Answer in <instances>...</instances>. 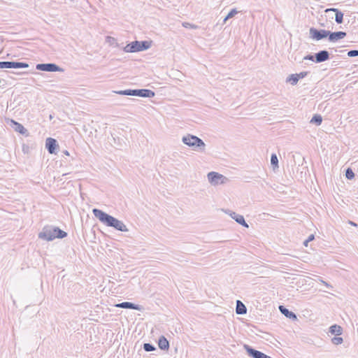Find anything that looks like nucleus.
<instances>
[{
    "label": "nucleus",
    "mask_w": 358,
    "mask_h": 358,
    "mask_svg": "<svg viewBox=\"0 0 358 358\" xmlns=\"http://www.w3.org/2000/svg\"><path fill=\"white\" fill-rule=\"evenodd\" d=\"M93 215L99 219V220L107 227H113L117 231L126 232L129 229L123 222L117 220L110 215L103 212L101 210L94 208L92 210Z\"/></svg>",
    "instance_id": "1"
},
{
    "label": "nucleus",
    "mask_w": 358,
    "mask_h": 358,
    "mask_svg": "<svg viewBox=\"0 0 358 358\" xmlns=\"http://www.w3.org/2000/svg\"><path fill=\"white\" fill-rule=\"evenodd\" d=\"M67 236V233L57 227L45 226L38 234V238L48 241L55 238H63Z\"/></svg>",
    "instance_id": "2"
},
{
    "label": "nucleus",
    "mask_w": 358,
    "mask_h": 358,
    "mask_svg": "<svg viewBox=\"0 0 358 358\" xmlns=\"http://www.w3.org/2000/svg\"><path fill=\"white\" fill-rule=\"evenodd\" d=\"M182 143L192 148L193 150L203 152L206 144L202 139L192 134H187L182 138Z\"/></svg>",
    "instance_id": "3"
},
{
    "label": "nucleus",
    "mask_w": 358,
    "mask_h": 358,
    "mask_svg": "<svg viewBox=\"0 0 358 358\" xmlns=\"http://www.w3.org/2000/svg\"><path fill=\"white\" fill-rule=\"evenodd\" d=\"M114 93L120 95L136 96L140 97L152 98L155 95V92L148 89L124 90L113 91Z\"/></svg>",
    "instance_id": "4"
},
{
    "label": "nucleus",
    "mask_w": 358,
    "mask_h": 358,
    "mask_svg": "<svg viewBox=\"0 0 358 358\" xmlns=\"http://www.w3.org/2000/svg\"><path fill=\"white\" fill-rule=\"evenodd\" d=\"M150 47V42L147 41H134L127 44L124 48V51L126 52H136L140 51L146 50Z\"/></svg>",
    "instance_id": "5"
},
{
    "label": "nucleus",
    "mask_w": 358,
    "mask_h": 358,
    "mask_svg": "<svg viewBox=\"0 0 358 358\" xmlns=\"http://www.w3.org/2000/svg\"><path fill=\"white\" fill-rule=\"evenodd\" d=\"M208 179L213 185L224 184L228 180V178L214 171H211L208 173Z\"/></svg>",
    "instance_id": "6"
},
{
    "label": "nucleus",
    "mask_w": 358,
    "mask_h": 358,
    "mask_svg": "<svg viewBox=\"0 0 358 358\" xmlns=\"http://www.w3.org/2000/svg\"><path fill=\"white\" fill-rule=\"evenodd\" d=\"M329 30L325 29H317L314 27H311L309 29L310 37L315 41H320L325 38H328Z\"/></svg>",
    "instance_id": "7"
},
{
    "label": "nucleus",
    "mask_w": 358,
    "mask_h": 358,
    "mask_svg": "<svg viewBox=\"0 0 358 358\" xmlns=\"http://www.w3.org/2000/svg\"><path fill=\"white\" fill-rule=\"evenodd\" d=\"M36 69L38 71L47 72H57L64 71L58 65L53 63L38 64L36 66Z\"/></svg>",
    "instance_id": "8"
},
{
    "label": "nucleus",
    "mask_w": 358,
    "mask_h": 358,
    "mask_svg": "<svg viewBox=\"0 0 358 358\" xmlns=\"http://www.w3.org/2000/svg\"><path fill=\"white\" fill-rule=\"evenodd\" d=\"M29 64L20 62H0V69H23L28 68Z\"/></svg>",
    "instance_id": "9"
},
{
    "label": "nucleus",
    "mask_w": 358,
    "mask_h": 358,
    "mask_svg": "<svg viewBox=\"0 0 358 358\" xmlns=\"http://www.w3.org/2000/svg\"><path fill=\"white\" fill-rule=\"evenodd\" d=\"M243 348L248 355L252 358H272L270 356H268L267 355L252 348L248 345L245 344Z\"/></svg>",
    "instance_id": "10"
},
{
    "label": "nucleus",
    "mask_w": 358,
    "mask_h": 358,
    "mask_svg": "<svg viewBox=\"0 0 358 358\" xmlns=\"http://www.w3.org/2000/svg\"><path fill=\"white\" fill-rule=\"evenodd\" d=\"M225 213L229 214L230 217L234 219L237 223L242 225L244 227L248 228V224L245 222L243 215L236 213L230 210H225Z\"/></svg>",
    "instance_id": "11"
},
{
    "label": "nucleus",
    "mask_w": 358,
    "mask_h": 358,
    "mask_svg": "<svg viewBox=\"0 0 358 358\" xmlns=\"http://www.w3.org/2000/svg\"><path fill=\"white\" fill-rule=\"evenodd\" d=\"M328 34V40L330 42H336L338 40L343 39L347 35L346 32L342 31L334 32L329 31Z\"/></svg>",
    "instance_id": "12"
},
{
    "label": "nucleus",
    "mask_w": 358,
    "mask_h": 358,
    "mask_svg": "<svg viewBox=\"0 0 358 358\" xmlns=\"http://www.w3.org/2000/svg\"><path fill=\"white\" fill-rule=\"evenodd\" d=\"M58 147L57 141L52 138H48L45 141V148L50 154L55 153V150Z\"/></svg>",
    "instance_id": "13"
},
{
    "label": "nucleus",
    "mask_w": 358,
    "mask_h": 358,
    "mask_svg": "<svg viewBox=\"0 0 358 358\" xmlns=\"http://www.w3.org/2000/svg\"><path fill=\"white\" fill-rule=\"evenodd\" d=\"M329 53L327 50H320L315 54V62L316 63H321L329 59Z\"/></svg>",
    "instance_id": "14"
},
{
    "label": "nucleus",
    "mask_w": 358,
    "mask_h": 358,
    "mask_svg": "<svg viewBox=\"0 0 358 358\" xmlns=\"http://www.w3.org/2000/svg\"><path fill=\"white\" fill-rule=\"evenodd\" d=\"M115 306L117 307V308H125V309H133V310H142V306H141L140 305H137V304L133 303L131 302H128V301L115 304Z\"/></svg>",
    "instance_id": "15"
},
{
    "label": "nucleus",
    "mask_w": 358,
    "mask_h": 358,
    "mask_svg": "<svg viewBox=\"0 0 358 358\" xmlns=\"http://www.w3.org/2000/svg\"><path fill=\"white\" fill-rule=\"evenodd\" d=\"M279 310L280 313L284 315L286 317L295 320L297 319L296 314L290 310H289L284 306H279Z\"/></svg>",
    "instance_id": "16"
},
{
    "label": "nucleus",
    "mask_w": 358,
    "mask_h": 358,
    "mask_svg": "<svg viewBox=\"0 0 358 358\" xmlns=\"http://www.w3.org/2000/svg\"><path fill=\"white\" fill-rule=\"evenodd\" d=\"M158 346L162 350H169V343L168 340L164 336H162L159 338Z\"/></svg>",
    "instance_id": "17"
},
{
    "label": "nucleus",
    "mask_w": 358,
    "mask_h": 358,
    "mask_svg": "<svg viewBox=\"0 0 358 358\" xmlns=\"http://www.w3.org/2000/svg\"><path fill=\"white\" fill-rule=\"evenodd\" d=\"M236 313L238 315H244L247 313L246 306L239 300L236 301Z\"/></svg>",
    "instance_id": "18"
},
{
    "label": "nucleus",
    "mask_w": 358,
    "mask_h": 358,
    "mask_svg": "<svg viewBox=\"0 0 358 358\" xmlns=\"http://www.w3.org/2000/svg\"><path fill=\"white\" fill-rule=\"evenodd\" d=\"M11 122L15 125L14 129L16 131L19 132L21 134H26L27 133V130L24 127V126L22 124L13 120H11Z\"/></svg>",
    "instance_id": "19"
},
{
    "label": "nucleus",
    "mask_w": 358,
    "mask_h": 358,
    "mask_svg": "<svg viewBox=\"0 0 358 358\" xmlns=\"http://www.w3.org/2000/svg\"><path fill=\"white\" fill-rule=\"evenodd\" d=\"M343 329L341 326L337 324H334L330 327L329 328V332L331 334L336 335V336H340L342 334Z\"/></svg>",
    "instance_id": "20"
},
{
    "label": "nucleus",
    "mask_w": 358,
    "mask_h": 358,
    "mask_svg": "<svg viewBox=\"0 0 358 358\" xmlns=\"http://www.w3.org/2000/svg\"><path fill=\"white\" fill-rule=\"evenodd\" d=\"M299 80L296 73L291 74L286 78V82L289 83L292 85H296Z\"/></svg>",
    "instance_id": "21"
},
{
    "label": "nucleus",
    "mask_w": 358,
    "mask_h": 358,
    "mask_svg": "<svg viewBox=\"0 0 358 358\" xmlns=\"http://www.w3.org/2000/svg\"><path fill=\"white\" fill-rule=\"evenodd\" d=\"M271 164L273 170L278 169V159L275 153H273L271 156Z\"/></svg>",
    "instance_id": "22"
},
{
    "label": "nucleus",
    "mask_w": 358,
    "mask_h": 358,
    "mask_svg": "<svg viewBox=\"0 0 358 358\" xmlns=\"http://www.w3.org/2000/svg\"><path fill=\"white\" fill-rule=\"evenodd\" d=\"M322 122V117L320 115H315L310 120V123L320 125Z\"/></svg>",
    "instance_id": "23"
},
{
    "label": "nucleus",
    "mask_w": 358,
    "mask_h": 358,
    "mask_svg": "<svg viewBox=\"0 0 358 358\" xmlns=\"http://www.w3.org/2000/svg\"><path fill=\"white\" fill-rule=\"evenodd\" d=\"M335 21L337 24H341L343 22V13L339 10L336 11Z\"/></svg>",
    "instance_id": "24"
},
{
    "label": "nucleus",
    "mask_w": 358,
    "mask_h": 358,
    "mask_svg": "<svg viewBox=\"0 0 358 358\" xmlns=\"http://www.w3.org/2000/svg\"><path fill=\"white\" fill-rule=\"evenodd\" d=\"M155 349V347L151 343H146L143 344V350L146 352H152Z\"/></svg>",
    "instance_id": "25"
},
{
    "label": "nucleus",
    "mask_w": 358,
    "mask_h": 358,
    "mask_svg": "<svg viewBox=\"0 0 358 358\" xmlns=\"http://www.w3.org/2000/svg\"><path fill=\"white\" fill-rule=\"evenodd\" d=\"M345 177L348 180H352L355 177V173L350 168H348L345 171Z\"/></svg>",
    "instance_id": "26"
},
{
    "label": "nucleus",
    "mask_w": 358,
    "mask_h": 358,
    "mask_svg": "<svg viewBox=\"0 0 358 358\" xmlns=\"http://www.w3.org/2000/svg\"><path fill=\"white\" fill-rule=\"evenodd\" d=\"M182 27L187 28V29H196L199 28V26L194 24H191L189 22H182Z\"/></svg>",
    "instance_id": "27"
},
{
    "label": "nucleus",
    "mask_w": 358,
    "mask_h": 358,
    "mask_svg": "<svg viewBox=\"0 0 358 358\" xmlns=\"http://www.w3.org/2000/svg\"><path fill=\"white\" fill-rule=\"evenodd\" d=\"M343 341V338L341 337H339L338 336L334 337L332 339H331V342L334 345H339V344H341Z\"/></svg>",
    "instance_id": "28"
},
{
    "label": "nucleus",
    "mask_w": 358,
    "mask_h": 358,
    "mask_svg": "<svg viewBox=\"0 0 358 358\" xmlns=\"http://www.w3.org/2000/svg\"><path fill=\"white\" fill-rule=\"evenodd\" d=\"M348 56L350 57H354L358 56V50H351L348 51Z\"/></svg>",
    "instance_id": "29"
},
{
    "label": "nucleus",
    "mask_w": 358,
    "mask_h": 358,
    "mask_svg": "<svg viewBox=\"0 0 358 358\" xmlns=\"http://www.w3.org/2000/svg\"><path fill=\"white\" fill-rule=\"evenodd\" d=\"M238 13V11L236 8H233L227 14L228 17L231 18L234 16H235V15H236Z\"/></svg>",
    "instance_id": "30"
},
{
    "label": "nucleus",
    "mask_w": 358,
    "mask_h": 358,
    "mask_svg": "<svg viewBox=\"0 0 358 358\" xmlns=\"http://www.w3.org/2000/svg\"><path fill=\"white\" fill-rule=\"evenodd\" d=\"M308 71H302L299 73H296V74L297 75V77L299 80V79L305 78L308 75Z\"/></svg>",
    "instance_id": "31"
},
{
    "label": "nucleus",
    "mask_w": 358,
    "mask_h": 358,
    "mask_svg": "<svg viewBox=\"0 0 358 358\" xmlns=\"http://www.w3.org/2000/svg\"><path fill=\"white\" fill-rule=\"evenodd\" d=\"M303 59L310 60V61H314L315 62V55H308L306 57H304Z\"/></svg>",
    "instance_id": "32"
},
{
    "label": "nucleus",
    "mask_w": 358,
    "mask_h": 358,
    "mask_svg": "<svg viewBox=\"0 0 358 358\" xmlns=\"http://www.w3.org/2000/svg\"><path fill=\"white\" fill-rule=\"evenodd\" d=\"M340 10H338V8H327L324 12L325 13H329V12H334L336 13V11H339Z\"/></svg>",
    "instance_id": "33"
},
{
    "label": "nucleus",
    "mask_w": 358,
    "mask_h": 358,
    "mask_svg": "<svg viewBox=\"0 0 358 358\" xmlns=\"http://www.w3.org/2000/svg\"><path fill=\"white\" fill-rule=\"evenodd\" d=\"M315 238V236L313 234H310L308 238L306 239V242L312 241Z\"/></svg>",
    "instance_id": "34"
},
{
    "label": "nucleus",
    "mask_w": 358,
    "mask_h": 358,
    "mask_svg": "<svg viewBox=\"0 0 358 358\" xmlns=\"http://www.w3.org/2000/svg\"><path fill=\"white\" fill-rule=\"evenodd\" d=\"M230 19V17H228V15H227V16L224 17V20H223V22L224 23H226V22Z\"/></svg>",
    "instance_id": "35"
},
{
    "label": "nucleus",
    "mask_w": 358,
    "mask_h": 358,
    "mask_svg": "<svg viewBox=\"0 0 358 358\" xmlns=\"http://www.w3.org/2000/svg\"><path fill=\"white\" fill-rule=\"evenodd\" d=\"M349 223L351 224V225H353V226H357V224L355 222H353L352 221H349Z\"/></svg>",
    "instance_id": "36"
},
{
    "label": "nucleus",
    "mask_w": 358,
    "mask_h": 358,
    "mask_svg": "<svg viewBox=\"0 0 358 358\" xmlns=\"http://www.w3.org/2000/svg\"><path fill=\"white\" fill-rule=\"evenodd\" d=\"M322 282L325 285V286H327V287H331V286H330L327 282H324V281H323V280H322Z\"/></svg>",
    "instance_id": "37"
},
{
    "label": "nucleus",
    "mask_w": 358,
    "mask_h": 358,
    "mask_svg": "<svg viewBox=\"0 0 358 358\" xmlns=\"http://www.w3.org/2000/svg\"><path fill=\"white\" fill-rule=\"evenodd\" d=\"M64 154H65L66 155H69V153L67 150H64Z\"/></svg>",
    "instance_id": "38"
},
{
    "label": "nucleus",
    "mask_w": 358,
    "mask_h": 358,
    "mask_svg": "<svg viewBox=\"0 0 358 358\" xmlns=\"http://www.w3.org/2000/svg\"><path fill=\"white\" fill-rule=\"evenodd\" d=\"M308 243H309V242H306V241L303 242V245H304L306 247H307V246H308Z\"/></svg>",
    "instance_id": "39"
}]
</instances>
